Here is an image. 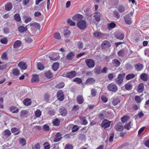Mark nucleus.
Returning a JSON list of instances; mask_svg holds the SVG:
<instances>
[{"label":"nucleus","instance_id":"1a4fd4ad","mask_svg":"<svg viewBox=\"0 0 149 149\" xmlns=\"http://www.w3.org/2000/svg\"><path fill=\"white\" fill-rule=\"evenodd\" d=\"M72 19L74 21H79L83 19V16L82 15L78 14L74 16L73 17Z\"/></svg>","mask_w":149,"mask_h":149},{"label":"nucleus","instance_id":"0e129e2a","mask_svg":"<svg viewBox=\"0 0 149 149\" xmlns=\"http://www.w3.org/2000/svg\"><path fill=\"white\" fill-rule=\"evenodd\" d=\"M44 146L45 149H49L50 148V145L47 142H45L44 144Z\"/></svg>","mask_w":149,"mask_h":149},{"label":"nucleus","instance_id":"9d476101","mask_svg":"<svg viewBox=\"0 0 149 149\" xmlns=\"http://www.w3.org/2000/svg\"><path fill=\"white\" fill-rule=\"evenodd\" d=\"M134 66L135 69L137 71H141L143 69V65L140 63L135 64Z\"/></svg>","mask_w":149,"mask_h":149},{"label":"nucleus","instance_id":"4468645a","mask_svg":"<svg viewBox=\"0 0 149 149\" xmlns=\"http://www.w3.org/2000/svg\"><path fill=\"white\" fill-rule=\"evenodd\" d=\"M95 82V80L93 78H90L88 79L85 82V84L88 85L92 84Z\"/></svg>","mask_w":149,"mask_h":149},{"label":"nucleus","instance_id":"5701e85b","mask_svg":"<svg viewBox=\"0 0 149 149\" xmlns=\"http://www.w3.org/2000/svg\"><path fill=\"white\" fill-rule=\"evenodd\" d=\"M76 76V73L75 71H72L68 73L67 74V77L69 78H72L75 77Z\"/></svg>","mask_w":149,"mask_h":149},{"label":"nucleus","instance_id":"c85d7f7f","mask_svg":"<svg viewBox=\"0 0 149 149\" xmlns=\"http://www.w3.org/2000/svg\"><path fill=\"white\" fill-rule=\"evenodd\" d=\"M116 25V24L112 22L109 24H107V28L109 29L110 30L115 28Z\"/></svg>","mask_w":149,"mask_h":149},{"label":"nucleus","instance_id":"423d86ee","mask_svg":"<svg viewBox=\"0 0 149 149\" xmlns=\"http://www.w3.org/2000/svg\"><path fill=\"white\" fill-rule=\"evenodd\" d=\"M114 128L116 130L119 132L122 131L124 130L123 126L120 123L117 124L115 125Z\"/></svg>","mask_w":149,"mask_h":149},{"label":"nucleus","instance_id":"7c9ffc66","mask_svg":"<svg viewBox=\"0 0 149 149\" xmlns=\"http://www.w3.org/2000/svg\"><path fill=\"white\" fill-rule=\"evenodd\" d=\"M79 119L81 120L82 122V124L84 125H86L88 123V121L86 119V118L85 117L81 116L79 117Z\"/></svg>","mask_w":149,"mask_h":149},{"label":"nucleus","instance_id":"ddd939ff","mask_svg":"<svg viewBox=\"0 0 149 149\" xmlns=\"http://www.w3.org/2000/svg\"><path fill=\"white\" fill-rule=\"evenodd\" d=\"M93 35L95 38H101L103 37L104 35L103 33L99 32H95L93 33Z\"/></svg>","mask_w":149,"mask_h":149},{"label":"nucleus","instance_id":"6e6d98bb","mask_svg":"<svg viewBox=\"0 0 149 149\" xmlns=\"http://www.w3.org/2000/svg\"><path fill=\"white\" fill-rule=\"evenodd\" d=\"M73 81L77 82L78 84H80L82 82L81 79L80 78L78 77L74 79L73 80Z\"/></svg>","mask_w":149,"mask_h":149},{"label":"nucleus","instance_id":"c03bdc74","mask_svg":"<svg viewBox=\"0 0 149 149\" xmlns=\"http://www.w3.org/2000/svg\"><path fill=\"white\" fill-rule=\"evenodd\" d=\"M20 144L22 146H25L26 143V141L24 138H21L19 139V140Z\"/></svg>","mask_w":149,"mask_h":149},{"label":"nucleus","instance_id":"20e7f679","mask_svg":"<svg viewBox=\"0 0 149 149\" xmlns=\"http://www.w3.org/2000/svg\"><path fill=\"white\" fill-rule=\"evenodd\" d=\"M85 61L87 66L90 68H93L95 65V62L92 59H86Z\"/></svg>","mask_w":149,"mask_h":149},{"label":"nucleus","instance_id":"603ef678","mask_svg":"<svg viewBox=\"0 0 149 149\" xmlns=\"http://www.w3.org/2000/svg\"><path fill=\"white\" fill-rule=\"evenodd\" d=\"M129 119V117L128 116H125L121 118V120L123 123H125Z\"/></svg>","mask_w":149,"mask_h":149},{"label":"nucleus","instance_id":"4c0bfd02","mask_svg":"<svg viewBox=\"0 0 149 149\" xmlns=\"http://www.w3.org/2000/svg\"><path fill=\"white\" fill-rule=\"evenodd\" d=\"M38 68V70H42L44 69V65L40 63H38L37 64Z\"/></svg>","mask_w":149,"mask_h":149},{"label":"nucleus","instance_id":"79ce46f5","mask_svg":"<svg viewBox=\"0 0 149 149\" xmlns=\"http://www.w3.org/2000/svg\"><path fill=\"white\" fill-rule=\"evenodd\" d=\"M70 34V32L69 30H64L63 32V35L65 37L67 38L68 37Z\"/></svg>","mask_w":149,"mask_h":149},{"label":"nucleus","instance_id":"3c124183","mask_svg":"<svg viewBox=\"0 0 149 149\" xmlns=\"http://www.w3.org/2000/svg\"><path fill=\"white\" fill-rule=\"evenodd\" d=\"M14 18L17 22H19L21 20V18L20 15L18 14H17L15 15Z\"/></svg>","mask_w":149,"mask_h":149},{"label":"nucleus","instance_id":"e2e57ef3","mask_svg":"<svg viewBox=\"0 0 149 149\" xmlns=\"http://www.w3.org/2000/svg\"><path fill=\"white\" fill-rule=\"evenodd\" d=\"M113 14L114 16L117 18H119L120 17V15L119 13L117 11H115L113 12Z\"/></svg>","mask_w":149,"mask_h":149},{"label":"nucleus","instance_id":"412c9836","mask_svg":"<svg viewBox=\"0 0 149 149\" xmlns=\"http://www.w3.org/2000/svg\"><path fill=\"white\" fill-rule=\"evenodd\" d=\"M144 84L143 83H140L138 86V91L139 93H142L144 90Z\"/></svg>","mask_w":149,"mask_h":149},{"label":"nucleus","instance_id":"680f3d73","mask_svg":"<svg viewBox=\"0 0 149 149\" xmlns=\"http://www.w3.org/2000/svg\"><path fill=\"white\" fill-rule=\"evenodd\" d=\"M118 54L119 56L123 57L125 55V53L123 50H122L119 51L118 53Z\"/></svg>","mask_w":149,"mask_h":149},{"label":"nucleus","instance_id":"aec40b11","mask_svg":"<svg viewBox=\"0 0 149 149\" xmlns=\"http://www.w3.org/2000/svg\"><path fill=\"white\" fill-rule=\"evenodd\" d=\"M77 101L79 104H82L84 101L83 96L81 95H79L77 96Z\"/></svg>","mask_w":149,"mask_h":149},{"label":"nucleus","instance_id":"13d9d810","mask_svg":"<svg viewBox=\"0 0 149 149\" xmlns=\"http://www.w3.org/2000/svg\"><path fill=\"white\" fill-rule=\"evenodd\" d=\"M25 40L26 42L28 43H31L33 41V40L30 37H26L25 38Z\"/></svg>","mask_w":149,"mask_h":149},{"label":"nucleus","instance_id":"2eb2a0df","mask_svg":"<svg viewBox=\"0 0 149 149\" xmlns=\"http://www.w3.org/2000/svg\"><path fill=\"white\" fill-rule=\"evenodd\" d=\"M112 63L113 66L116 67H119L121 64L120 62L116 58L113 60Z\"/></svg>","mask_w":149,"mask_h":149},{"label":"nucleus","instance_id":"bb28decb","mask_svg":"<svg viewBox=\"0 0 149 149\" xmlns=\"http://www.w3.org/2000/svg\"><path fill=\"white\" fill-rule=\"evenodd\" d=\"M11 133L8 130H6L3 132V134L6 138H8L11 135Z\"/></svg>","mask_w":149,"mask_h":149},{"label":"nucleus","instance_id":"dca6fc26","mask_svg":"<svg viewBox=\"0 0 149 149\" xmlns=\"http://www.w3.org/2000/svg\"><path fill=\"white\" fill-rule=\"evenodd\" d=\"M39 81L38 76L36 74H34L33 75L31 79V82L32 83H35L38 82Z\"/></svg>","mask_w":149,"mask_h":149},{"label":"nucleus","instance_id":"393cba45","mask_svg":"<svg viewBox=\"0 0 149 149\" xmlns=\"http://www.w3.org/2000/svg\"><path fill=\"white\" fill-rule=\"evenodd\" d=\"M18 31L20 33H23L27 31V29L26 27L20 26L18 28Z\"/></svg>","mask_w":149,"mask_h":149},{"label":"nucleus","instance_id":"6ab92c4d","mask_svg":"<svg viewBox=\"0 0 149 149\" xmlns=\"http://www.w3.org/2000/svg\"><path fill=\"white\" fill-rule=\"evenodd\" d=\"M101 67L100 66L95 67L94 69V72L97 74H100L102 73L101 71Z\"/></svg>","mask_w":149,"mask_h":149},{"label":"nucleus","instance_id":"58836bf2","mask_svg":"<svg viewBox=\"0 0 149 149\" xmlns=\"http://www.w3.org/2000/svg\"><path fill=\"white\" fill-rule=\"evenodd\" d=\"M16 109V107H10V111L12 112L13 113H16L18 112L19 109H17L16 110H15Z\"/></svg>","mask_w":149,"mask_h":149},{"label":"nucleus","instance_id":"37998d69","mask_svg":"<svg viewBox=\"0 0 149 149\" xmlns=\"http://www.w3.org/2000/svg\"><path fill=\"white\" fill-rule=\"evenodd\" d=\"M116 37L118 39L122 40L124 38V34L123 33H119L116 35Z\"/></svg>","mask_w":149,"mask_h":149},{"label":"nucleus","instance_id":"8fccbe9b","mask_svg":"<svg viewBox=\"0 0 149 149\" xmlns=\"http://www.w3.org/2000/svg\"><path fill=\"white\" fill-rule=\"evenodd\" d=\"M35 114L37 117H39L41 114V112L39 110H37L35 113Z\"/></svg>","mask_w":149,"mask_h":149},{"label":"nucleus","instance_id":"f03ea898","mask_svg":"<svg viewBox=\"0 0 149 149\" xmlns=\"http://www.w3.org/2000/svg\"><path fill=\"white\" fill-rule=\"evenodd\" d=\"M125 75V74L124 73L119 74L117 77L115 79V81L116 83L118 85H120L122 84Z\"/></svg>","mask_w":149,"mask_h":149},{"label":"nucleus","instance_id":"de8ad7c7","mask_svg":"<svg viewBox=\"0 0 149 149\" xmlns=\"http://www.w3.org/2000/svg\"><path fill=\"white\" fill-rule=\"evenodd\" d=\"M13 74L15 76H18L19 74V71L17 69H15L13 70Z\"/></svg>","mask_w":149,"mask_h":149},{"label":"nucleus","instance_id":"f3484780","mask_svg":"<svg viewBox=\"0 0 149 149\" xmlns=\"http://www.w3.org/2000/svg\"><path fill=\"white\" fill-rule=\"evenodd\" d=\"M125 23L129 25L130 24L132 23L131 19L129 15H127L124 17Z\"/></svg>","mask_w":149,"mask_h":149},{"label":"nucleus","instance_id":"4d7b16f0","mask_svg":"<svg viewBox=\"0 0 149 149\" xmlns=\"http://www.w3.org/2000/svg\"><path fill=\"white\" fill-rule=\"evenodd\" d=\"M83 43L81 42H79L77 43L78 47L79 49H81L83 48Z\"/></svg>","mask_w":149,"mask_h":149},{"label":"nucleus","instance_id":"c756f323","mask_svg":"<svg viewBox=\"0 0 149 149\" xmlns=\"http://www.w3.org/2000/svg\"><path fill=\"white\" fill-rule=\"evenodd\" d=\"M45 76L48 78H51L53 77V74L50 70H49L45 73Z\"/></svg>","mask_w":149,"mask_h":149},{"label":"nucleus","instance_id":"338daca9","mask_svg":"<svg viewBox=\"0 0 149 149\" xmlns=\"http://www.w3.org/2000/svg\"><path fill=\"white\" fill-rule=\"evenodd\" d=\"M73 148L72 146L69 144L66 145L65 147V149H73Z\"/></svg>","mask_w":149,"mask_h":149},{"label":"nucleus","instance_id":"f704fd0d","mask_svg":"<svg viewBox=\"0 0 149 149\" xmlns=\"http://www.w3.org/2000/svg\"><path fill=\"white\" fill-rule=\"evenodd\" d=\"M59 66V63L57 62L54 63L52 66V69L54 71H56L58 68Z\"/></svg>","mask_w":149,"mask_h":149},{"label":"nucleus","instance_id":"6e6552de","mask_svg":"<svg viewBox=\"0 0 149 149\" xmlns=\"http://www.w3.org/2000/svg\"><path fill=\"white\" fill-rule=\"evenodd\" d=\"M62 139V135L61 133L58 132L56 135L54 141L56 142L60 141Z\"/></svg>","mask_w":149,"mask_h":149},{"label":"nucleus","instance_id":"0eeeda50","mask_svg":"<svg viewBox=\"0 0 149 149\" xmlns=\"http://www.w3.org/2000/svg\"><path fill=\"white\" fill-rule=\"evenodd\" d=\"M57 97L60 101H62L64 100V94L62 91H60L57 93Z\"/></svg>","mask_w":149,"mask_h":149},{"label":"nucleus","instance_id":"2f4dec72","mask_svg":"<svg viewBox=\"0 0 149 149\" xmlns=\"http://www.w3.org/2000/svg\"><path fill=\"white\" fill-rule=\"evenodd\" d=\"M118 10L120 13H121L125 12V9L123 6L121 5L118 7Z\"/></svg>","mask_w":149,"mask_h":149},{"label":"nucleus","instance_id":"69168bd1","mask_svg":"<svg viewBox=\"0 0 149 149\" xmlns=\"http://www.w3.org/2000/svg\"><path fill=\"white\" fill-rule=\"evenodd\" d=\"M135 100L136 101L137 103H139L141 101V100L140 97L138 96H136L135 98Z\"/></svg>","mask_w":149,"mask_h":149},{"label":"nucleus","instance_id":"774afa93","mask_svg":"<svg viewBox=\"0 0 149 149\" xmlns=\"http://www.w3.org/2000/svg\"><path fill=\"white\" fill-rule=\"evenodd\" d=\"M32 148L33 149H40V146L39 144L38 143L36 144Z\"/></svg>","mask_w":149,"mask_h":149},{"label":"nucleus","instance_id":"09e8293b","mask_svg":"<svg viewBox=\"0 0 149 149\" xmlns=\"http://www.w3.org/2000/svg\"><path fill=\"white\" fill-rule=\"evenodd\" d=\"M64 86V84L63 82L60 83L56 86V87L58 88H63Z\"/></svg>","mask_w":149,"mask_h":149},{"label":"nucleus","instance_id":"052dcab7","mask_svg":"<svg viewBox=\"0 0 149 149\" xmlns=\"http://www.w3.org/2000/svg\"><path fill=\"white\" fill-rule=\"evenodd\" d=\"M131 122H129L128 124H126L124 126V128L128 130H129L131 127L130 124Z\"/></svg>","mask_w":149,"mask_h":149},{"label":"nucleus","instance_id":"473e14b6","mask_svg":"<svg viewBox=\"0 0 149 149\" xmlns=\"http://www.w3.org/2000/svg\"><path fill=\"white\" fill-rule=\"evenodd\" d=\"M74 54L73 52H71L68 53L66 55V58L68 60H71L74 57Z\"/></svg>","mask_w":149,"mask_h":149},{"label":"nucleus","instance_id":"5fc2aeb1","mask_svg":"<svg viewBox=\"0 0 149 149\" xmlns=\"http://www.w3.org/2000/svg\"><path fill=\"white\" fill-rule=\"evenodd\" d=\"M120 101L118 99L115 98L113 100L112 102V104L114 105H116L119 103Z\"/></svg>","mask_w":149,"mask_h":149},{"label":"nucleus","instance_id":"49530a36","mask_svg":"<svg viewBox=\"0 0 149 149\" xmlns=\"http://www.w3.org/2000/svg\"><path fill=\"white\" fill-rule=\"evenodd\" d=\"M67 22L70 26H74L75 25V23L69 19H67Z\"/></svg>","mask_w":149,"mask_h":149},{"label":"nucleus","instance_id":"cd10ccee","mask_svg":"<svg viewBox=\"0 0 149 149\" xmlns=\"http://www.w3.org/2000/svg\"><path fill=\"white\" fill-rule=\"evenodd\" d=\"M23 103L25 105L28 106L31 104V102L30 99L26 98L24 100Z\"/></svg>","mask_w":149,"mask_h":149},{"label":"nucleus","instance_id":"a19ab883","mask_svg":"<svg viewBox=\"0 0 149 149\" xmlns=\"http://www.w3.org/2000/svg\"><path fill=\"white\" fill-rule=\"evenodd\" d=\"M60 120L58 118L54 119L52 121V123L54 125L58 126L59 125Z\"/></svg>","mask_w":149,"mask_h":149},{"label":"nucleus","instance_id":"f8f14e48","mask_svg":"<svg viewBox=\"0 0 149 149\" xmlns=\"http://www.w3.org/2000/svg\"><path fill=\"white\" fill-rule=\"evenodd\" d=\"M19 66L22 70H25L27 69L26 64L23 62H20L18 64Z\"/></svg>","mask_w":149,"mask_h":149},{"label":"nucleus","instance_id":"c9c22d12","mask_svg":"<svg viewBox=\"0 0 149 149\" xmlns=\"http://www.w3.org/2000/svg\"><path fill=\"white\" fill-rule=\"evenodd\" d=\"M135 77V74H130L126 75V79L127 80H128L134 78Z\"/></svg>","mask_w":149,"mask_h":149},{"label":"nucleus","instance_id":"4be33fe9","mask_svg":"<svg viewBox=\"0 0 149 149\" xmlns=\"http://www.w3.org/2000/svg\"><path fill=\"white\" fill-rule=\"evenodd\" d=\"M101 15V14L100 13H99L97 12H95L94 15V17H95L96 21L98 22L100 20Z\"/></svg>","mask_w":149,"mask_h":149},{"label":"nucleus","instance_id":"e433bc0d","mask_svg":"<svg viewBox=\"0 0 149 149\" xmlns=\"http://www.w3.org/2000/svg\"><path fill=\"white\" fill-rule=\"evenodd\" d=\"M12 7L13 6L11 3H8L5 6V9L7 11H9L12 9Z\"/></svg>","mask_w":149,"mask_h":149},{"label":"nucleus","instance_id":"39448f33","mask_svg":"<svg viewBox=\"0 0 149 149\" xmlns=\"http://www.w3.org/2000/svg\"><path fill=\"white\" fill-rule=\"evenodd\" d=\"M111 123V121L107 120L105 119L102 121L101 125L102 127L104 128V129H106L107 127H109L110 126Z\"/></svg>","mask_w":149,"mask_h":149},{"label":"nucleus","instance_id":"72a5a7b5","mask_svg":"<svg viewBox=\"0 0 149 149\" xmlns=\"http://www.w3.org/2000/svg\"><path fill=\"white\" fill-rule=\"evenodd\" d=\"M21 42L19 40L16 41L14 43L13 45L14 47L15 48H17L18 47H20L21 45Z\"/></svg>","mask_w":149,"mask_h":149},{"label":"nucleus","instance_id":"a18cd8bd","mask_svg":"<svg viewBox=\"0 0 149 149\" xmlns=\"http://www.w3.org/2000/svg\"><path fill=\"white\" fill-rule=\"evenodd\" d=\"M28 114V112L26 111L23 110L20 112V116L21 117L26 116Z\"/></svg>","mask_w":149,"mask_h":149},{"label":"nucleus","instance_id":"864d4df0","mask_svg":"<svg viewBox=\"0 0 149 149\" xmlns=\"http://www.w3.org/2000/svg\"><path fill=\"white\" fill-rule=\"evenodd\" d=\"M79 130L78 126L77 125H75L72 127V131L73 132H74L77 131Z\"/></svg>","mask_w":149,"mask_h":149},{"label":"nucleus","instance_id":"a878e982","mask_svg":"<svg viewBox=\"0 0 149 149\" xmlns=\"http://www.w3.org/2000/svg\"><path fill=\"white\" fill-rule=\"evenodd\" d=\"M60 112L62 116H65L67 114V111L66 109L63 107L60 110Z\"/></svg>","mask_w":149,"mask_h":149},{"label":"nucleus","instance_id":"ea45409f","mask_svg":"<svg viewBox=\"0 0 149 149\" xmlns=\"http://www.w3.org/2000/svg\"><path fill=\"white\" fill-rule=\"evenodd\" d=\"M132 88V85L130 84H127L125 85V88L127 90H130Z\"/></svg>","mask_w":149,"mask_h":149},{"label":"nucleus","instance_id":"b1692460","mask_svg":"<svg viewBox=\"0 0 149 149\" xmlns=\"http://www.w3.org/2000/svg\"><path fill=\"white\" fill-rule=\"evenodd\" d=\"M140 78L143 81H146L148 80V77L147 75L145 73L141 74L140 76Z\"/></svg>","mask_w":149,"mask_h":149},{"label":"nucleus","instance_id":"9b49d317","mask_svg":"<svg viewBox=\"0 0 149 149\" xmlns=\"http://www.w3.org/2000/svg\"><path fill=\"white\" fill-rule=\"evenodd\" d=\"M111 46L108 40L104 41L102 43L101 47L102 48L105 49L106 47H108Z\"/></svg>","mask_w":149,"mask_h":149},{"label":"nucleus","instance_id":"a211bd4d","mask_svg":"<svg viewBox=\"0 0 149 149\" xmlns=\"http://www.w3.org/2000/svg\"><path fill=\"white\" fill-rule=\"evenodd\" d=\"M28 26H30L31 28L34 27L39 30L40 28V25L37 23H34L29 24Z\"/></svg>","mask_w":149,"mask_h":149},{"label":"nucleus","instance_id":"bf43d9fd","mask_svg":"<svg viewBox=\"0 0 149 149\" xmlns=\"http://www.w3.org/2000/svg\"><path fill=\"white\" fill-rule=\"evenodd\" d=\"M54 37L56 39H60L61 38V36L60 33H55L54 35Z\"/></svg>","mask_w":149,"mask_h":149},{"label":"nucleus","instance_id":"7ed1b4c3","mask_svg":"<svg viewBox=\"0 0 149 149\" xmlns=\"http://www.w3.org/2000/svg\"><path fill=\"white\" fill-rule=\"evenodd\" d=\"M77 25L78 27L81 29H84L87 26L86 22L84 20L78 21Z\"/></svg>","mask_w":149,"mask_h":149},{"label":"nucleus","instance_id":"f257e3e1","mask_svg":"<svg viewBox=\"0 0 149 149\" xmlns=\"http://www.w3.org/2000/svg\"><path fill=\"white\" fill-rule=\"evenodd\" d=\"M107 88L109 91L113 93L116 92L118 90L117 85L113 83H111L109 84L107 86Z\"/></svg>","mask_w":149,"mask_h":149}]
</instances>
